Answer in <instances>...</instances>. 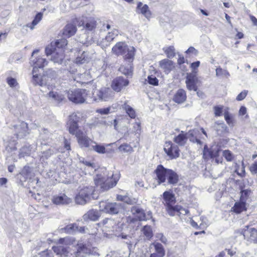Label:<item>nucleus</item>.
<instances>
[{
  "instance_id": "5701e85b",
  "label": "nucleus",
  "mask_w": 257,
  "mask_h": 257,
  "mask_svg": "<svg viewBox=\"0 0 257 257\" xmlns=\"http://www.w3.org/2000/svg\"><path fill=\"white\" fill-rule=\"evenodd\" d=\"M52 201L54 204L56 205H64L70 203L72 202V199L65 194H62L58 196H54Z\"/></svg>"
},
{
  "instance_id": "69168bd1",
  "label": "nucleus",
  "mask_w": 257,
  "mask_h": 257,
  "mask_svg": "<svg viewBox=\"0 0 257 257\" xmlns=\"http://www.w3.org/2000/svg\"><path fill=\"white\" fill-rule=\"evenodd\" d=\"M110 107H108L107 108H103L98 109L96 110V112L100 113L101 114H107L110 112Z\"/></svg>"
},
{
  "instance_id": "7c9ffc66",
  "label": "nucleus",
  "mask_w": 257,
  "mask_h": 257,
  "mask_svg": "<svg viewBox=\"0 0 257 257\" xmlns=\"http://www.w3.org/2000/svg\"><path fill=\"white\" fill-rule=\"evenodd\" d=\"M56 152L55 148H50L42 153L40 156V161L42 163H46L47 160L54 153Z\"/></svg>"
},
{
  "instance_id": "c03bdc74",
  "label": "nucleus",
  "mask_w": 257,
  "mask_h": 257,
  "mask_svg": "<svg viewBox=\"0 0 257 257\" xmlns=\"http://www.w3.org/2000/svg\"><path fill=\"white\" fill-rule=\"evenodd\" d=\"M42 14L41 13H38L31 24H28L27 25V27L30 28L31 30L34 28V27L37 25L42 18Z\"/></svg>"
},
{
  "instance_id": "72a5a7b5",
  "label": "nucleus",
  "mask_w": 257,
  "mask_h": 257,
  "mask_svg": "<svg viewBox=\"0 0 257 257\" xmlns=\"http://www.w3.org/2000/svg\"><path fill=\"white\" fill-rule=\"evenodd\" d=\"M65 232L68 233H71L75 231V230H78L81 233H85V227L84 226L78 227L74 224H70L66 226L64 228Z\"/></svg>"
},
{
  "instance_id": "20e7f679",
  "label": "nucleus",
  "mask_w": 257,
  "mask_h": 257,
  "mask_svg": "<svg viewBox=\"0 0 257 257\" xmlns=\"http://www.w3.org/2000/svg\"><path fill=\"white\" fill-rule=\"evenodd\" d=\"M114 96V92L108 87H103L96 89L92 93L90 101H107L112 99Z\"/></svg>"
},
{
  "instance_id": "de8ad7c7",
  "label": "nucleus",
  "mask_w": 257,
  "mask_h": 257,
  "mask_svg": "<svg viewBox=\"0 0 257 257\" xmlns=\"http://www.w3.org/2000/svg\"><path fill=\"white\" fill-rule=\"evenodd\" d=\"M118 149L119 151L124 153H131L133 152V149L132 146L126 143L122 144L118 147Z\"/></svg>"
},
{
  "instance_id": "a878e982",
  "label": "nucleus",
  "mask_w": 257,
  "mask_h": 257,
  "mask_svg": "<svg viewBox=\"0 0 257 257\" xmlns=\"http://www.w3.org/2000/svg\"><path fill=\"white\" fill-rule=\"evenodd\" d=\"M159 65L166 74L170 73L175 67L173 61L167 59H164L160 61Z\"/></svg>"
},
{
  "instance_id": "f03ea898",
  "label": "nucleus",
  "mask_w": 257,
  "mask_h": 257,
  "mask_svg": "<svg viewBox=\"0 0 257 257\" xmlns=\"http://www.w3.org/2000/svg\"><path fill=\"white\" fill-rule=\"evenodd\" d=\"M156 179L159 184L166 182L168 184L175 185L179 181L177 174L171 169L165 168L162 165H158L155 170Z\"/></svg>"
},
{
  "instance_id": "c9c22d12",
  "label": "nucleus",
  "mask_w": 257,
  "mask_h": 257,
  "mask_svg": "<svg viewBox=\"0 0 257 257\" xmlns=\"http://www.w3.org/2000/svg\"><path fill=\"white\" fill-rule=\"evenodd\" d=\"M117 199L130 205L136 204L138 202V199L135 198H131L127 196H122L121 195L117 196Z\"/></svg>"
},
{
  "instance_id": "5fc2aeb1",
  "label": "nucleus",
  "mask_w": 257,
  "mask_h": 257,
  "mask_svg": "<svg viewBox=\"0 0 257 257\" xmlns=\"http://www.w3.org/2000/svg\"><path fill=\"white\" fill-rule=\"evenodd\" d=\"M224 118L229 125L233 126L234 123V119L231 115L228 112L224 113Z\"/></svg>"
},
{
  "instance_id": "412c9836",
  "label": "nucleus",
  "mask_w": 257,
  "mask_h": 257,
  "mask_svg": "<svg viewBox=\"0 0 257 257\" xmlns=\"http://www.w3.org/2000/svg\"><path fill=\"white\" fill-rule=\"evenodd\" d=\"M100 212L93 209L89 210L83 215L82 218L84 221H96L101 216Z\"/></svg>"
},
{
  "instance_id": "4be33fe9",
  "label": "nucleus",
  "mask_w": 257,
  "mask_h": 257,
  "mask_svg": "<svg viewBox=\"0 0 257 257\" xmlns=\"http://www.w3.org/2000/svg\"><path fill=\"white\" fill-rule=\"evenodd\" d=\"M154 248L155 252L152 254H155L157 257H164L165 255V249L163 245L157 241H154L150 245V248Z\"/></svg>"
},
{
  "instance_id": "c756f323",
  "label": "nucleus",
  "mask_w": 257,
  "mask_h": 257,
  "mask_svg": "<svg viewBox=\"0 0 257 257\" xmlns=\"http://www.w3.org/2000/svg\"><path fill=\"white\" fill-rule=\"evenodd\" d=\"M76 27L72 24H67L63 30V35L66 37H70L74 35L76 32Z\"/></svg>"
},
{
  "instance_id": "e2e57ef3",
  "label": "nucleus",
  "mask_w": 257,
  "mask_h": 257,
  "mask_svg": "<svg viewBox=\"0 0 257 257\" xmlns=\"http://www.w3.org/2000/svg\"><path fill=\"white\" fill-rule=\"evenodd\" d=\"M235 172L240 176H243L245 173V168L242 163L241 166H238L235 168Z\"/></svg>"
},
{
  "instance_id": "37998d69",
  "label": "nucleus",
  "mask_w": 257,
  "mask_h": 257,
  "mask_svg": "<svg viewBox=\"0 0 257 257\" xmlns=\"http://www.w3.org/2000/svg\"><path fill=\"white\" fill-rule=\"evenodd\" d=\"M122 108L131 118H135L136 117V114L135 110L131 106L127 105L126 102H125L122 105Z\"/></svg>"
},
{
  "instance_id": "c85d7f7f",
  "label": "nucleus",
  "mask_w": 257,
  "mask_h": 257,
  "mask_svg": "<svg viewBox=\"0 0 257 257\" xmlns=\"http://www.w3.org/2000/svg\"><path fill=\"white\" fill-rule=\"evenodd\" d=\"M16 129L17 131V136L19 137H25L28 132V124L24 121L21 122L20 124L16 126Z\"/></svg>"
},
{
  "instance_id": "423d86ee",
  "label": "nucleus",
  "mask_w": 257,
  "mask_h": 257,
  "mask_svg": "<svg viewBox=\"0 0 257 257\" xmlns=\"http://www.w3.org/2000/svg\"><path fill=\"white\" fill-rule=\"evenodd\" d=\"M122 206L120 203L101 201L99 203L100 211L110 214H117Z\"/></svg>"
},
{
  "instance_id": "6ab92c4d",
  "label": "nucleus",
  "mask_w": 257,
  "mask_h": 257,
  "mask_svg": "<svg viewBox=\"0 0 257 257\" xmlns=\"http://www.w3.org/2000/svg\"><path fill=\"white\" fill-rule=\"evenodd\" d=\"M64 51L62 49L57 50L55 48L52 53L49 55H51V60L55 63L61 64L65 58Z\"/></svg>"
},
{
  "instance_id": "f257e3e1",
  "label": "nucleus",
  "mask_w": 257,
  "mask_h": 257,
  "mask_svg": "<svg viewBox=\"0 0 257 257\" xmlns=\"http://www.w3.org/2000/svg\"><path fill=\"white\" fill-rule=\"evenodd\" d=\"M119 179L118 174L109 173L105 169H103L101 173L95 176L94 181L96 186L99 187L101 191H104L115 186Z\"/></svg>"
},
{
  "instance_id": "8fccbe9b",
  "label": "nucleus",
  "mask_w": 257,
  "mask_h": 257,
  "mask_svg": "<svg viewBox=\"0 0 257 257\" xmlns=\"http://www.w3.org/2000/svg\"><path fill=\"white\" fill-rule=\"evenodd\" d=\"M45 76H46V79L48 80V78H50L51 79H55L57 77V73L55 71L49 69L45 71L44 72Z\"/></svg>"
},
{
  "instance_id": "603ef678",
  "label": "nucleus",
  "mask_w": 257,
  "mask_h": 257,
  "mask_svg": "<svg viewBox=\"0 0 257 257\" xmlns=\"http://www.w3.org/2000/svg\"><path fill=\"white\" fill-rule=\"evenodd\" d=\"M222 155L228 162L233 161L234 157L233 154L228 150L223 151L222 152Z\"/></svg>"
},
{
  "instance_id": "09e8293b",
  "label": "nucleus",
  "mask_w": 257,
  "mask_h": 257,
  "mask_svg": "<svg viewBox=\"0 0 257 257\" xmlns=\"http://www.w3.org/2000/svg\"><path fill=\"white\" fill-rule=\"evenodd\" d=\"M143 232L144 235L148 239H150L153 236V231L150 226H145L143 229Z\"/></svg>"
},
{
  "instance_id": "dca6fc26",
  "label": "nucleus",
  "mask_w": 257,
  "mask_h": 257,
  "mask_svg": "<svg viewBox=\"0 0 257 257\" xmlns=\"http://www.w3.org/2000/svg\"><path fill=\"white\" fill-rule=\"evenodd\" d=\"M127 79H124L122 77H118L114 79L111 84V87L114 91L119 92L125 86L128 84Z\"/></svg>"
},
{
  "instance_id": "ea45409f",
  "label": "nucleus",
  "mask_w": 257,
  "mask_h": 257,
  "mask_svg": "<svg viewBox=\"0 0 257 257\" xmlns=\"http://www.w3.org/2000/svg\"><path fill=\"white\" fill-rule=\"evenodd\" d=\"M118 35V31L116 29H113L111 32H108L105 38V41L107 43L106 46L109 45L110 43Z\"/></svg>"
},
{
  "instance_id": "9b49d317",
  "label": "nucleus",
  "mask_w": 257,
  "mask_h": 257,
  "mask_svg": "<svg viewBox=\"0 0 257 257\" xmlns=\"http://www.w3.org/2000/svg\"><path fill=\"white\" fill-rule=\"evenodd\" d=\"M78 143L81 148H86L90 149L93 141L89 138L85 133L79 132L76 134Z\"/></svg>"
},
{
  "instance_id": "0eeeda50",
  "label": "nucleus",
  "mask_w": 257,
  "mask_h": 257,
  "mask_svg": "<svg viewBox=\"0 0 257 257\" xmlns=\"http://www.w3.org/2000/svg\"><path fill=\"white\" fill-rule=\"evenodd\" d=\"M103 229L107 232H111L114 235L120 236L122 230L121 224L116 223L114 220L106 218L103 220Z\"/></svg>"
},
{
  "instance_id": "aec40b11",
  "label": "nucleus",
  "mask_w": 257,
  "mask_h": 257,
  "mask_svg": "<svg viewBox=\"0 0 257 257\" xmlns=\"http://www.w3.org/2000/svg\"><path fill=\"white\" fill-rule=\"evenodd\" d=\"M246 229H244L243 231V235L245 239L248 241H257V230L254 228H249L246 226Z\"/></svg>"
},
{
  "instance_id": "1a4fd4ad",
  "label": "nucleus",
  "mask_w": 257,
  "mask_h": 257,
  "mask_svg": "<svg viewBox=\"0 0 257 257\" xmlns=\"http://www.w3.org/2000/svg\"><path fill=\"white\" fill-rule=\"evenodd\" d=\"M250 193V191L247 190H242L241 191L240 200L239 201L235 202L234 205L231 208V211L238 214L246 210V197Z\"/></svg>"
},
{
  "instance_id": "774afa93",
  "label": "nucleus",
  "mask_w": 257,
  "mask_h": 257,
  "mask_svg": "<svg viewBox=\"0 0 257 257\" xmlns=\"http://www.w3.org/2000/svg\"><path fill=\"white\" fill-rule=\"evenodd\" d=\"M249 170L252 174L257 173V162H255L250 166Z\"/></svg>"
},
{
  "instance_id": "4d7b16f0",
  "label": "nucleus",
  "mask_w": 257,
  "mask_h": 257,
  "mask_svg": "<svg viewBox=\"0 0 257 257\" xmlns=\"http://www.w3.org/2000/svg\"><path fill=\"white\" fill-rule=\"evenodd\" d=\"M119 70L125 75L128 76L132 74V69L130 65L128 66L127 68H125L123 66H121L119 69Z\"/></svg>"
},
{
  "instance_id": "3c124183",
  "label": "nucleus",
  "mask_w": 257,
  "mask_h": 257,
  "mask_svg": "<svg viewBox=\"0 0 257 257\" xmlns=\"http://www.w3.org/2000/svg\"><path fill=\"white\" fill-rule=\"evenodd\" d=\"M216 75L217 76H222L226 78H228L229 76V72L226 70L222 69L220 67L216 68Z\"/></svg>"
},
{
  "instance_id": "2f4dec72",
  "label": "nucleus",
  "mask_w": 257,
  "mask_h": 257,
  "mask_svg": "<svg viewBox=\"0 0 257 257\" xmlns=\"http://www.w3.org/2000/svg\"><path fill=\"white\" fill-rule=\"evenodd\" d=\"M188 140V137L186 136V134H184V132L181 131V133L179 134L177 136L174 138V141L176 144L180 146H184Z\"/></svg>"
},
{
  "instance_id": "a18cd8bd",
  "label": "nucleus",
  "mask_w": 257,
  "mask_h": 257,
  "mask_svg": "<svg viewBox=\"0 0 257 257\" xmlns=\"http://www.w3.org/2000/svg\"><path fill=\"white\" fill-rule=\"evenodd\" d=\"M31 149L30 146H25L23 147L20 150L19 157L23 158L25 156H28L30 155Z\"/></svg>"
},
{
  "instance_id": "2eb2a0df",
  "label": "nucleus",
  "mask_w": 257,
  "mask_h": 257,
  "mask_svg": "<svg viewBox=\"0 0 257 257\" xmlns=\"http://www.w3.org/2000/svg\"><path fill=\"white\" fill-rule=\"evenodd\" d=\"M78 118L76 114H72L70 116L69 120L67 124L69 125V133L72 135H75L76 136V134L79 132H82L78 130V125L77 122Z\"/></svg>"
},
{
  "instance_id": "bb28decb",
  "label": "nucleus",
  "mask_w": 257,
  "mask_h": 257,
  "mask_svg": "<svg viewBox=\"0 0 257 257\" xmlns=\"http://www.w3.org/2000/svg\"><path fill=\"white\" fill-rule=\"evenodd\" d=\"M137 9V13L142 14L147 19H149L151 17L152 13L147 5H143L142 3L139 2Z\"/></svg>"
},
{
  "instance_id": "13d9d810",
  "label": "nucleus",
  "mask_w": 257,
  "mask_h": 257,
  "mask_svg": "<svg viewBox=\"0 0 257 257\" xmlns=\"http://www.w3.org/2000/svg\"><path fill=\"white\" fill-rule=\"evenodd\" d=\"M141 131V123L136 122L133 124L132 133L135 134H140Z\"/></svg>"
},
{
  "instance_id": "cd10ccee",
  "label": "nucleus",
  "mask_w": 257,
  "mask_h": 257,
  "mask_svg": "<svg viewBox=\"0 0 257 257\" xmlns=\"http://www.w3.org/2000/svg\"><path fill=\"white\" fill-rule=\"evenodd\" d=\"M186 91L183 89H179L173 97V100L178 103L184 102L186 99Z\"/></svg>"
},
{
  "instance_id": "58836bf2",
  "label": "nucleus",
  "mask_w": 257,
  "mask_h": 257,
  "mask_svg": "<svg viewBox=\"0 0 257 257\" xmlns=\"http://www.w3.org/2000/svg\"><path fill=\"white\" fill-rule=\"evenodd\" d=\"M89 150H93L98 154H105L106 152L105 148L104 146L97 144L94 141Z\"/></svg>"
},
{
  "instance_id": "338daca9",
  "label": "nucleus",
  "mask_w": 257,
  "mask_h": 257,
  "mask_svg": "<svg viewBox=\"0 0 257 257\" xmlns=\"http://www.w3.org/2000/svg\"><path fill=\"white\" fill-rule=\"evenodd\" d=\"M248 91L247 90H243L236 97V100L241 101L243 100L247 95Z\"/></svg>"
},
{
  "instance_id": "49530a36",
  "label": "nucleus",
  "mask_w": 257,
  "mask_h": 257,
  "mask_svg": "<svg viewBox=\"0 0 257 257\" xmlns=\"http://www.w3.org/2000/svg\"><path fill=\"white\" fill-rule=\"evenodd\" d=\"M96 27V21L93 18H90L88 19L86 24L85 28L89 30L92 31L94 30Z\"/></svg>"
},
{
  "instance_id": "f704fd0d",
  "label": "nucleus",
  "mask_w": 257,
  "mask_h": 257,
  "mask_svg": "<svg viewBox=\"0 0 257 257\" xmlns=\"http://www.w3.org/2000/svg\"><path fill=\"white\" fill-rule=\"evenodd\" d=\"M78 248L76 252V256L81 255V253L83 254H90V249L86 246V244L83 243L79 242L77 244Z\"/></svg>"
},
{
  "instance_id": "473e14b6",
  "label": "nucleus",
  "mask_w": 257,
  "mask_h": 257,
  "mask_svg": "<svg viewBox=\"0 0 257 257\" xmlns=\"http://www.w3.org/2000/svg\"><path fill=\"white\" fill-rule=\"evenodd\" d=\"M49 97L55 102L60 103L64 99L63 95L57 92L51 91L48 93Z\"/></svg>"
},
{
  "instance_id": "b1692460",
  "label": "nucleus",
  "mask_w": 257,
  "mask_h": 257,
  "mask_svg": "<svg viewBox=\"0 0 257 257\" xmlns=\"http://www.w3.org/2000/svg\"><path fill=\"white\" fill-rule=\"evenodd\" d=\"M186 134L188 139H189L190 141L194 143H197L200 146L202 145V142L199 139V135L200 134V131L199 130L194 129L189 131Z\"/></svg>"
},
{
  "instance_id": "a211bd4d",
  "label": "nucleus",
  "mask_w": 257,
  "mask_h": 257,
  "mask_svg": "<svg viewBox=\"0 0 257 257\" xmlns=\"http://www.w3.org/2000/svg\"><path fill=\"white\" fill-rule=\"evenodd\" d=\"M166 210L168 214L171 216L179 215L180 214H182L183 213L187 214L189 213L188 210L185 209L181 206L178 205L173 206L170 204L167 205Z\"/></svg>"
},
{
  "instance_id": "393cba45",
  "label": "nucleus",
  "mask_w": 257,
  "mask_h": 257,
  "mask_svg": "<svg viewBox=\"0 0 257 257\" xmlns=\"http://www.w3.org/2000/svg\"><path fill=\"white\" fill-rule=\"evenodd\" d=\"M220 150L217 147L211 148L208 149L205 146L203 151V157L205 159L214 158L218 157Z\"/></svg>"
},
{
  "instance_id": "4468645a",
  "label": "nucleus",
  "mask_w": 257,
  "mask_h": 257,
  "mask_svg": "<svg viewBox=\"0 0 257 257\" xmlns=\"http://www.w3.org/2000/svg\"><path fill=\"white\" fill-rule=\"evenodd\" d=\"M164 150L171 159L176 158L179 156L178 146L173 144L171 142L166 143Z\"/></svg>"
},
{
  "instance_id": "0e129e2a",
  "label": "nucleus",
  "mask_w": 257,
  "mask_h": 257,
  "mask_svg": "<svg viewBox=\"0 0 257 257\" xmlns=\"http://www.w3.org/2000/svg\"><path fill=\"white\" fill-rule=\"evenodd\" d=\"M214 114L216 116H220L222 113V106H215L214 107Z\"/></svg>"
},
{
  "instance_id": "f8f14e48",
  "label": "nucleus",
  "mask_w": 257,
  "mask_h": 257,
  "mask_svg": "<svg viewBox=\"0 0 257 257\" xmlns=\"http://www.w3.org/2000/svg\"><path fill=\"white\" fill-rule=\"evenodd\" d=\"M67 45V41L65 39H61L58 40L56 41L51 42L50 45L47 46L45 48L46 55L48 56L49 55L52 53V51L56 48L58 49L63 50V48Z\"/></svg>"
},
{
  "instance_id": "a19ab883",
  "label": "nucleus",
  "mask_w": 257,
  "mask_h": 257,
  "mask_svg": "<svg viewBox=\"0 0 257 257\" xmlns=\"http://www.w3.org/2000/svg\"><path fill=\"white\" fill-rule=\"evenodd\" d=\"M163 198L167 205L170 204L175 201L174 194L170 191H165L163 193Z\"/></svg>"
},
{
  "instance_id": "39448f33",
  "label": "nucleus",
  "mask_w": 257,
  "mask_h": 257,
  "mask_svg": "<svg viewBox=\"0 0 257 257\" xmlns=\"http://www.w3.org/2000/svg\"><path fill=\"white\" fill-rule=\"evenodd\" d=\"M87 95L86 90L83 89L70 90L67 92L69 100L75 103H84L87 99Z\"/></svg>"
},
{
  "instance_id": "864d4df0",
  "label": "nucleus",
  "mask_w": 257,
  "mask_h": 257,
  "mask_svg": "<svg viewBox=\"0 0 257 257\" xmlns=\"http://www.w3.org/2000/svg\"><path fill=\"white\" fill-rule=\"evenodd\" d=\"M165 52L169 58H172L175 56V50L173 46L168 47L165 50Z\"/></svg>"
},
{
  "instance_id": "bf43d9fd",
  "label": "nucleus",
  "mask_w": 257,
  "mask_h": 257,
  "mask_svg": "<svg viewBox=\"0 0 257 257\" xmlns=\"http://www.w3.org/2000/svg\"><path fill=\"white\" fill-rule=\"evenodd\" d=\"M88 58L85 57V53L84 52L80 57H78L76 59L77 64H83L88 61Z\"/></svg>"
},
{
  "instance_id": "7ed1b4c3",
  "label": "nucleus",
  "mask_w": 257,
  "mask_h": 257,
  "mask_svg": "<svg viewBox=\"0 0 257 257\" xmlns=\"http://www.w3.org/2000/svg\"><path fill=\"white\" fill-rule=\"evenodd\" d=\"M135 49L127 46L125 43L119 42L112 48V52L115 55H122L125 60L132 61L135 56Z\"/></svg>"
},
{
  "instance_id": "9d476101",
  "label": "nucleus",
  "mask_w": 257,
  "mask_h": 257,
  "mask_svg": "<svg viewBox=\"0 0 257 257\" xmlns=\"http://www.w3.org/2000/svg\"><path fill=\"white\" fill-rule=\"evenodd\" d=\"M39 51L38 49H36L33 52L30 62V65L33 67V70H35L36 71H38L39 68H42L45 67L48 63V61L45 58L41 56L34 57V55L38 53Z\"/></svg>"
},
{
  "instance_id": "79ce46f5",
  "label": "nucleus",
  "mask_w": 257,
  "mask_h": 257,
  "mask_svg": "<svg viewBox=\"0 0 257 257\" xmlns=\"http://www.w3.org/2000/svg\"><path fill=\"white\" fill-rule=\"evenodd\" d=\"M75 200L77 204L80 205L85 204L89 201L88 199L86 198L83 195L82 193L79 192L77 195H76Z\"/></svg>"
},
{
  "instance_id": "f3484780",
  "label": "nucleus",
  "mask_w": 257,
  "mask_h": 257,
  "mask_svg": "<svg viewBox=\"0 0 257 257\" xmlns=\"http://www.w3.org/2000/svg\"><path fill=\"white\" fill-rule=\"evenodd\" d=\"M33 78L32 82L35 85H39L41 86L46 85L48 83V80L46 76L44 74L43 75L38 74V71L35 70L32 71Z\"/></svg>"
},
{
  "instance_id": "6e6552de",
  "label": "nucleus",
  "mask_w": 257,
  "mask_h": 257,
  "mask_svg": "<svg viewBox=\"0 0 257 257\" xmlns=\"http://www.w3.org/2000/svg\"><path fill=\"white\" fill-rule=\"evenodd\" d=\"M185 83L187 89L189 91H197L200 81L197 75V71H192L187 73Z\"/></svg>"
},
{
  "instance_id": "052dcab7",
  "label": "nucleus",
  "mask_w": 257,
  "mask_h": 257,
  "mask_svg": "<svg viewBox=\"0 0 257 257\" xmlns=\"http://www.w3.org/2000/svg\"><path fill=\"white\" fill-rule=\"evenodd\" d=\"M148 82L150 84L157 86L158 85L159 81L155 76L151 75L148 76Z\"/></svg>"
},
{
  "instance_id": "e433bc0d",
  "label": "nucleus",
  "mask_w": 257,
  "mask_h": 257,
  "mask_svg": "<svg viewBox=\"0 0 257 257\" xmlns=\"http://www.w3.org/2000/svg\"><path fill=\"white\" fill-rule=\"evenodd\" d=\"M94 190L92 186H86L83 187L79 191V193H82L83 195L85 196L86 198L90 200V195L92 194Z\"/></svg>"
},
{
  "instance_id": "4c0bfd02",
  "label": "nucleus",
  "mask_w": 257,
  "mask_h": 257,
  "mask_svg": "<svg viewBox=\"0 0 257 257\" xmlns=\"http://www.w3.org/2000/svg\"><path fill=\"white\" fill-rule=\"evenodd\" d=\"M94 190L92 186H86L83 187L79 191V193H82L83 195L85 196L86 198L90 200V195L92 194Z\"/></svg>"
},
{
  "instance_id": "680f3d73",
  "label": "nucleus",
  "mask_w": 257,
  "mask_h": 257,
  "mask_svg": "<svg viewBox=\"0 0 257 257\" xmlns=\"http://www.w3.org/2000/svg\"><path fill=\"white\" fill-rule=\"evenodd\" d=\"M156 238L158 240L161 241L163 243L166 244L168 242L167 238L162 233H158L155 235Z\"/></svg>"
},
{
  "instance_id": "ddd939ff",
  "label": "nucleus",
  "mask_w": 257,
  "mask_h": 257,
  "mask_svg": "<svg viewBox=\"0 0 257 257\" xmlns=\"http://www.w3.org/2000/svg\"><path fill=\"white\" fill-rule=\"evenodd\" d=\"M131 212L140 221L146 220L152 218V212L148 211L147 213L144 210L138 206H133L131 208Z\"/></svg>"
},
{
  "instance_id": "6e6d98bb",
  "label": "nucleus",
  "mask_w": 257,
  "mask_h": 257,
  "mask_svg": "<svg viewBox=\"0 0 257 257\" xmlns=\"http://www.w3.org/2000/svg\"><path fill=\"white\" fill-rule=\"evenodd\" d=\"M7 82L8 85L12 88H16L19 85L17 80L15 78L11 77L7 78Z\"/></svg>"
}]
</instances>
